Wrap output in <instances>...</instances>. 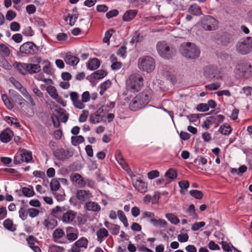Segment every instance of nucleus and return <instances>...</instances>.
Listing matches in <instances>:
<instances>
[{
  "label": "nucleus",
  "instance_id": "22",
  "mask_svg": "<svg viewBox=\"0 0 252 252\" xmlns=\"http://www.w3.org/2000/svg\"><path fill=\"white\" fill-rule=\"evenodd\" d=\"M78 235L76 233V229L72 227H68L66 228V238L70 241H73L77 239Z\"/></svg>",
  "mask_w": 252,
  "mask_h": 252
},
{
  "label": "nucleus",
  "instance_id": "41",
  "mask_svg": "<svg viewBox=\"0 0 252 252\" xmlns=\"http://www.w3.org/2000/svg\"><path fill=\"white\" fill-rule=\"evenodd\" d=\"M117 215L119 219L123 223L124 226L127 227L128 225V223L124 213L122 210H119L117 212Z\"/></svg>",
  "mask_w": 252,
  "mask_h": 252
},
{
  "label": "nucleus",
  "instance_id": "24",
  "mask_svg": "<svg viewBox=\"0 0 252 252\" xmlns=\"http://www.w3.org/2000/svg\"><path fill=\"white\" fill-rule=\"evenodd\" d=\"M165 177L166 179L165 185L169 184L171 182V181L176 178L177 177V173L176 171L172 169H169L165 174Z\"/></svg>",
  "mask_w": 252,
  "mask_h": 252
},
{
  "label": "nucleus",
  "instance_id": "43",
  "mask_svg": "<svg viewBox=\"0 0 252 252\" xmlns=\"http://www.w3.org/2000/svg\"><path fill=\"white\" fill-rule=\"evenodd\" d=\"M22 191L23 194L26 197H32L34 195V192L32 186L31 187V189L27 187L23 188Z\"/></svg>",
  "mask_w": 252,
  "mask_h": 252
},
{
  "label": "nucleus",
  "instance_id": "8",
  "mask_svg": "<svg viewBox=\"0 0 252 252\" xmlns=\"http://www.w3.org/2000/svg\"><path fill=\"white\" fill-rule=\"evenodd\" d=\"M32 159V153L26 149H19L14 158V163L19 164L22 162H29Z\"/></svg>",
  "mask_w": 252,
  "mask_h": 252
},
{
  "label": "nucleus",
  "instance_id": "63",
  "mask_svg": "<svg viewBox=\"0 0 252 252\" xmlns=\"http://www.w3.org/2000/svg\"><path fill=\"white\" fill-rule=\"evenodd\" d=\"M119 14V11L117 9H113L108 12H107L106 14V17L108 19H110L113 18V17L117 16Z\"/></svg>",
  "mask_w": 252,
  "mask_h": 252
},
{
  "label": "nucleus",
  "instance_id": "19",
  "mask_svg": "<svg viewBox=\"0 0 252 252\" xmlns=\"http://www.w3.org/2000/svg\"><path fill=\"white\" fill-rule=\"evenodd\" d=\"M13 132L9 129H6L0 133V140L3 143L9 142L12 138Z\"/></svg>",
  "mask_w": 252,
  "mask_h": 252
},
{
  "label": "nucleus",
  "instance_id": "28",
  "mask_svg": "<svg viewBox=\"0 0 252 252\" xmlns=\"http://www.w3.org/2000/svg\"><path fill=\"white\" fill-rule=\"evenodd\" d=\"M109 233L108 230L104 228H101L96 232L97 240L101 243L105 238L108 236Z\"/></svg>",
  "mask_w": 252,
  "mask_h": 252
},
{
  "label": "nucleus",
  "instance_id": "1",
  "mask_svg": "<svg viewBox=\"0 0 252 252\" xmlns=\"http://www.w3.org/2000/svg\"><path fill=\"white\" fill-rule=\"evenodd\" d=\"M151 99L149 91L145 90L136 95L129 104V109L136 111L144 108Z\"/></svg>",
  "mask_w": 252,
  "mask_h": 252
},
{
  "label": "nucleus",
  "instance_id": "42",
  "mask_svg": "<svg viewBox=\"0 0 252 252\" xmlns=\"http://www.w3.org/2000/svg\"><path fill=\"white\" fill-rule=\"evenodd\" d=\"M84 141V138L81 135L72 136L71 137V143L74 146H77V145L83 143Z\"/></svg>",
  "mask_w": 252,
  "mask_h": 252
},
{
  "label": "nucleus",
  "instance_id": "17",
  "mask_svg": "<svg viewBox=\"0 0 252 252\" xmlns=\"http://www.w3.org/2000/svg\"><path fill=\"white\" fill-rule=\"evenodd\" d=\"M70 180L72 182L75 183L81 187H84L87 182L89 181L88 179H84L82 176L78 173L72 174L70 175Z\"/></svg>",
  "mask_w": 252,
  "mask_h": 252
},
{
  "label": "nucleus",
  "instance_id": "30",
  "mask_svg": "<svg viewBox=\"0 0 252 252\" xmlns=\"http://www.w3.org/2000/svg\"><path fill=\"white\" fill-rule=\"evenodd\" d=\"M104 225L111 231L113 235H117L119 233L120 227L118 225L111 223L107 221L104 222Z\"/></svg>",
  "mask_w": 252,
  "mask_h": 252
},
{
  "label": "nucleus",
  "instance_id": "59",
  "mask_svg": "<svg viewBox=\"0 0 252 252\" xmlns=\"http://www.w3.org/2000/svg\"><path fill=\"white\" fill-rule=\"evenodd\" d=\"M89 115V111L86 110H84L82 111V114L80 115L79 121L80 122H85L88 118Z\"/></svg>",
  "mask_w": 252,
  "mask_h": 252
},
{
  "label": "nucleus",
  "instance_id": "40",
  "mask_svg": "<svg viewBox=\"0 0 252 252\" xmlns=\"http://www.w3.org/2000/svg\"><path fill=\"white\" fill-rule=\"evenodd\" d=\"M27 205L21 207L19 210V217L23 220H25L27 219L28 211L27 210Z\"/></svg>",
  "mask_w": 252,
  "mask_h": 252
},
{
  "label": "nucleus",
  "instance_id": "18",
  "mask_svg": "<svg viewBox=\"0 0 252 252\" xmlns=\"http://www.w3.org/2000/svg\"><path fill=\"white\" fill-rule=\"evenodd\" d=\"M92 196V193L89 190L80 189L76 193V198L80 202L86 201Z\"/></svg>",
  "mask_w": 252,
  "mask_h": 252
},
{
  "label": "nucleus",
  "instance_id": "3",
  "mask_svg": "<svg viewBox=\"0 0 252 252\" xmlns=\"http://www.w3.org/2000/svg\"><path fill=\"white\" fill-rule=\"evenodd\" d=\"M143 78L138 73L131 74L126 81V89L131 92H137L143 85Z\"/></svg>",
  "mask_w": 252,
  "mask_h": 252
},
{
  "label": "nucleus",
  "instance_id": "5",
  "mask_svg": "<svg viewBox=\"0 0 252 252\" xmlns=\"http://www.w3.org/2000/svg\"><path fill=\"white\" fill-rule=\"evenodd\" d=\"M157 49L159 55L166 59L171 58L175 54V49L170 47L164 41L158 42Z\"/></svg>",
  "mask_w": 252,
  "mask_h": 252
},
{
  "label": "nucleus",
  "instance_id": "32",
  "mask_svg": "<svg viewBox=\"0 0 252 252\" xmlns=\"http://www.w3.org/2000/svg\"><path fill=\"white\" fill-rule=\"evenodd\" d=\"M188 11L195 16H200L202 14L200 7L196 4L191 5L188 9Z\"/></svg>",
  "mask_w": 252,
  "mask_h": 252
},
{
  "label": "nucleus",
  "instance_id": "56",
  "mask_svg": "<svg viewBox=\"0 0 252 252\" xmlns=\"http://www.w3.org/2000/svg\"><path fill=\"white\" fill-rule=\"evenodd\" d=\"M90 94L88 91L84 92L81 96V101L82 103L84 104V103L88 102L90 100Z\"/></svg>",
  "mask_w": 252,
  "mask_h": 252
},
{
  "label": "nucleus",
  "instance_id": "4",
  "mask_svg": "<svg viewBox=\"0 0 252 252\" xmlns=\"http://www.w3.org/2000/svg\"><path fill=\"white\" fill-rule=\"evenodd\" d=\"M65 210V209L64 207H61L57 206L53 209L52 214L55 217L59 218L63 213L61 219L65 223L71 222L75 219L76 216V213L70 210L64 213Z\"/></svg>",
  "mask_w": 252,
  "mask_h": 252
},
{
  "label": "nucleus",
  "instance_id": "23",
  "mask_svg": "<svg viewBox=\"0 0 252 252\" xmlns=\"http://www.w3.org/2000/svg\"><path fill=\"white\" fill-rule=\"evenodd\" d=\"M138 11L135 9L127 10L123 17V20L126 22L130 21L134 19Z\"/></svg>",
  "mask_w": 252,
  "mask_h": 252
},
{
  "label": "nucleus",
  "instance_id": "16",
  "mask_svg": "<svg viewBox=\"0 0 252 252\" xmlns=\"http://www.w3.org/2000/svg\"><path fill=\"white\" fill-rule=\"evenodd\" d=\"M103 111V109L99 108L97 111L92 114L90 116V122L93 124H97L101 122L104 117Z\"/></svg>",
  "mask_w": 252,
  "mask_h": 252
},
{
  "label": "nucleus",
  "instance_id": "64",
  "mask_svg": "<svg viewBox=\"0 0 252 252\" xmlns=\"http://www.w3.org/2000/svg\"><path fill=\"white\" fill-rule=\"evenodd\" d=\"M63 249L56 245H51L49 248V252H62Z\"/></svg>",
  "mask_w": 252,
  "mask_h": 252
},
{
  "label": "nucleus",
  "instance_id": "53",
  "mask_svg": "<svg viewBox=\"0 0 252 252\" xmlns=\"http://www.w3.org/2000/svg\"><path fill=\"white\" fill-rule=\"evenodd\" d=\"M187 212L190 216L192 217V218L196 219L197 217V215L195 213L194 205H190L189 207V208L187 210Z\"/></svg>",
  "mask_w": 252,
  "mask_h": 252
},
{
  "label": "nucleus",
  "instance_id": "51",
  "mask_svg": "<svg viewBox=\"0 0 252 252\" xmlns=\"http://www.w3.org/2000/svg\"><path fill=\"white\" fill-rule=\"evenodd\" d=\"M59 113L61 122L63 123H66L68 119V115L65 113V110L63 109H61L59 112Z\"/></svg>",
  "mask_w": 252,
  "mask_h": 252
},
{
  "label": "nucleus",
  "instance_id": "26",
  "mask_svg": "<svg viewBox=\"0 0 252 252\" xmlns=\"http://www.w3.org/2000/svg\"><path fill=\"white\" fill-rule=\"evenodd\" d=\"M27 65L26 63H21L18 62H15L13 64V66L17 69L18 71L23 75L27 74Z\"/></svg>",
  "mask_w": 252,
  "mask_h": 252
},
{
  "label": "nucleus",
  "instance_id": "46",
  "mask_svg": "<svg viewBox=\"0 0 252 252\" xmlns=\"http://www.w3.org/2000/svg\"><path fill=\"white\" fill-rule=\"evenodd\" d=\"M190 194L197 199H200L203 197V194L200 190L193 189L189 191Z\"/></svg>",
  "mask_w": 252,
  "mask_h": 252
},
{
  "label": "nucleus",
  "instance_id": "38",
  "mask_svg": "<svg viewBox=\"0 0 252 252\" xmlns=\"http://www.w3.org/2000/svg\"><path fill=\"white\" fill-rule=\"evenodd\" d=\"M152 222L155 226H159L162 228H166L167 226V222L163 219L153 220H152Z\"/></svg>",
  "mask_w": 252,
  "mask_h": 252
},
{
  "label": "nucleus",
  "instance_id": "52",
  "mask_svg": "<svg viewBox=\"0 0 252 252\" xmlns=\"http://www.w3.org/2000/svg\"><path fill=\"white\" fill-rule=\"evenodd\" d=\"M233 41L232 36L230 34H227L222 36L221 42L223 44L227 45Z\"/></svg>",
  "mask_w": 252,
  "mask_h": 252
},
{
  "label": "nucleus",
  "instance_id": "54",
  "mask_svg": "<svg viewBox=\"0 0 252 252\" xmlns=\"http://www.w3.org/2000/svg\"><path fill=\"white\" fill-rule=\"evenodd\" d=\"M22 94L29 101L31 106L33 107V106H35L36 104H35L33 98L29 94V93L28 92L27 90L25 91V92L24 93H23Z\"/></svg>",
  "mask_w": 252,
  "mask_h": 252
},
{
  "label": "nucleus",
  "instance_id": "44",
  "mask_svg": "<svg viewBox=\"0 0 252 252\" xmlns=\"http://www.w3.org/2000/svg\"><path fill=\"white\" fill-rule=\"evenodd\" d=\"M166 217L172 224L176 225L180 222V220L177 217L175 216L173 214H166Z\"/></svg>",
  "mask_w": 252,
  "mask_h": 252
},
{
  "label": "nucleus",
  "instance_id": "39",
  "mask_svg": "<svg viewBox=\"0 0 252 252\" xmlns=\"http://www.w3.org/2000/svg\"><path fill=\"white\" fill-rule=\"evenodd\" d=\"M210 118L211 121L213 122V124H214L217 126H218L220 123H221L224 119V117L222 115L211 116Z\"/></svg>",
  "mask_w": 252,
  "mask_h": 252
},
{
  "label": "nucleus",
  "instance_id": "61",
  "mask_svg": "<svg viewBox=\"0 0 252 252\" xmlns=\"http://www.w3.org/2000/svg\"><path fill=\"white\" fill-rule=\"evenodd\" d=\"M205 223L204 221L194 223L191 227V229L193 231L198 230L200 228L204 226Z\"/></svg>",
  "mask_w": 252,
  "mask_h": 252
},
{
  "label": "nucleus",
  "instance_id": "34",
  "mask_svg": "<svg viewBox=\"0 0 252 252\" xmlns=\"http://www.w3.org/2000/svg\"><path fill=\"white\" fill-rule=\"evenodd\" d=\"M116 158L119 163L122 166V167L125 170L127 167V165L124 159L122 156V153L120 151L117 150L116 152Z\"/></svg>",
  "mask_w": 252,
  "mask_h": 252
},
{
  "label": "nucleus",
  "instance_id": "27",
  "mask_svg": "<svg viewBox=\"0 0 252 252\" xmlns=\"http://www.w3.org/2000/svg\"><path fill=\"white\" fill-rule=\"evenodd\" d=\"M4 227L11 232H14L17 229V225L13 223L12 220L10 219H6L3 222Z\"/></svg>",
  "mask_w": 252,
  "mask_h": 252
},
{
  "label": "nucleus",
  "instance_id": "58",
  "mask_svg": "<svg viewBox=\"0 0 252 252\" xmlns=\"http://www.w3.org/2000/svg\"><path fill=\"white\" fill-rule=\"evenodd\" d=\"M16 16V13L15 12L9 10L6 14L5 18L8 21H12Z\"/></svg>",
  "mask_w": 252,
  "mask_h": 252
},
{
  "label": "nucleus",
  "instance_id": "35",
  "mask_svg": "<svg viewBox=\"0 0 252 252\" xmlns=\"http://www.w3.org/2000/svg\"><path fill=\"white\" fill-rule=\"evenodd\" d=\"M10 81L15 86V87L18 89L22 94L27 90V89L24 87L22 85L14 78L11 77L10 78Z\"/></svg>",
  "mask_w": 252,
  "mask_h": 252
},
{
  "label": "nucleus",
  "instance_id": "45",
  "mask_svg": "<svg viewBox=\"0 0 252 252\" xmlns=\"http://www.w3.org/2000/svg\"><path fill=\"white\" fill-rule=\"evenodd\" d=\"M107 74V72L102 69L96 70L94 73V78L95 79H100L104 77Z\"/></svg>",
  "mask_w": 252,
  "mask_h": 252
},
{
  "label": "nucleus",
  "instance_id": "25",
  "mask_svg": "<svg viewBox=\"0 0 252 252\" xmlns=\"http://www.w3.org/2000/svg\"><path fill=\"white\" fill-rule=\"evenodd\" d=\"M64 61L68 64L74 66L78 63L79 59L67 53L64 58Z\"/></svg>",
  "mask_w": 252,
  "mask_h": 252
},
{
  "label": "nucleus",
  "instance_id": "11",
  "mask_svg": "<svg viewBox=\"0 0 252 252\" xmlns=\"http://www.w3.org/2000/svg\"><path fill=\"white\" fill-rule=\"evenodd\" d=\"M202 27L207 31H214L218 27V21L211 16H207L203 20Z\"/></svg>",
  "mask_w": 252,
  "mask_h": 252
},
{
  "label": "nucleus",
  "instance_id": "12",
  "mask_svg": "<svg viewBox=\"0 0 252 252\" xmlns=\"http://www.w3.org/2000/svg\"><path fill=\"white\" fill-rule=\"evenodd\" d=\"M88 240L85 237H81L72 246L71 252H81L86 249L88 245Z\"/></svg>",
  "mask_w": 252,
  "mask_h": 252
},
{
  "label": "nucleus",
  "instance_id": "10",
  "mask_svg": "<svg viewBox=\"0 0 252 252\" xmlns=\"http://www.w3.org/2000/svg\"><path fill=\"white\" fill-rule=\"evenodd\" d=\"M73 155L69 149L60 148L53 151L54 156L59 160L64 161L69 159Z\"/></svg>",
  "mask_w": 252,
  "mask_h": 252
},
{
  "label": "nucleus",
  "instance_id": "29",
  "mask_svg": "<svg viewBox=\"0 0 252 252\" xmlns=\"http://www.w3.org/2000/svg\"><path fill=\"white\" fill-rule=\"evenodd\" d=\"M100 64L99 60L96 58H94L89 61L87 66L89 69L94 70L98 68Z\"/></svg>",
  "mask_w": 252,
  "mask_h": 252
},
{
  "label": "nucleus",
  "instance_id": "20",
  "mask_svg": "<svg viewBox=\"0 0 252 252\" xmlns=\"http://www.w3.org/2000/svg\"><path fill=\"white\" fill-rule=\"evenodd\" d=\"M135 188L141 193H145L147 190V185L142 180H137L133 184Z\"/></svg>",
  "mask_w": 252,
  "mask_h": 252
},
{
  "label": "nucleus",
  "instance_id": "36",
  "mask_svg": "<svg viewBox=\"0 0 252 252\" xmlns=\"http://www.w3.org/2000/svg\"><path fill=\"white\" fill-rule=\"evenodd\" d=\"M46 91L51 97L56 100H57L59 95L55 87L53 86H49L47 87Z\"/></svg>",
  "mask_w": 252,
  "mask_h": 252
},
{
  "label": "nucleus",
  "instance_id": "33",
  "mask_svg": "<svg viewBox=\"0 0 252 252\" xmlns=\"http://www.w3.org/2000/svg\"><path fill=\"white\" fill-rule=\"evenodd\" d=\"M65 235V233L63 229L58 228L56 229L53 233V238L55 241L57 242L59 239L62 238Z\"/></svg>",
  "mask_w": 252,
  "mask_h": 252
},
{
  "label": "nucleus",
  "instance_id": "60",
  "mask_svg": "<svg viewBox=\"0 0 252 252\" xmlns=\"http://www.w3.org/2000/svg\"><path fill=\"white\" fill-rule=\"evenodd\" d=\"M28 211L30 216L32 218L36 217L39 213L38 210L33 208L28 209Z\"/></svg>",
  "mask_w": 252,
  "mask_h": 252
},
{
  "label": "nucleus",
  "instance_id": "37",
  "mask_svg": "<svg viewBox=\"0 0 252 252\" xmlns=\"http://www.w3.org/2000/svg\"><path fill=\"white\" fill-rule=\"evenodd\" d=\"M219 131L221 134L226 135L229 134L231 132L232 128L229 125H227L225 124L220 126Z\"/></svg>",
  "mask_w": 252,
  "mask_h": 252
},
{
  "label": "nucleus",
  "instance_id": "49",
  "mask_svg": "<svg viewBox=\"0 0 252 252\" xmlns=\"http://www.w3.org/2000/svg\"><path fill=\"white\" fill-rule=\"evenodd\" d=\"M0 51L6 57L9 56L11 53L9 48L4 44H0Z\"/></svg>",
  "mask_w": 252,
  "mask_h": 252
},
{
  "label": "nucleus",
  "instance_id": "50",
  "mask_svg": "<svg viewBox=\"0 0 252 252\" xmlns=\"http://www.w3.org/2000/svg\"><path fill=\"white\" fill-rule=\"evenodd\" d=\"M22 33L27 36H32L34 34V32L31 27L28 26L23 29Z\"/></svg>",
  "mask_w": 252,
  "mask_h": 252
},
{
  "label": "nucleus",
  "instance_id": "47",
  "mask_svg": "<svg viewBox=\"0 0 252 252\" xmlns=\"http://www.w3.org/2000/svg\"><path fill=\"white\" fill-rule=\"evenodd\" d=\"M60 184L59 181L56 179H52L50 183L51 189L52 191H57L60 189Z\"/></svg>",
  "mask_w": 252,
  "mask_h": 252
},
{
  "label": "nucleus",
  "instance_id": "31",
  "mask_svg": "<svg viewBox=\"0 0 252 252\" xmlns=\"http://www.w3.org/2000/svg\"><path fill=\"white\" fill-rule=\"evenodd\" d=\"M44 226L48 229H53L57 225V221L54 219H48L43 222Z\"/></svg>",
  "mask_w": 252,
  "mask_h": 252
},
{
  "label": "nucleus",
  "instance_id": "15",
  "mask_svg": "<svg viewBox=\"0 0 252 252\" xmlns=\"http://www.w3.org/2000/svg\"><path fill=\"white\" fill-rule=\"evenodd\" d=\"M41 61L40 57H37L36 62L37 64L27 63V72H29L31 74L38 73L41 70V66L39 63Z\"/></svg>",
  "mask_w": 252,
  "mask_h": 252
},
{
  "label": "nucleus",
  "instance_id": "7",
  "mask_svg": "<svg viewBox=\"0 0 252 252\" xmlns=\"http://www.w3.org/2000/svg\"><path fill=\"white\" fill-rule=\"evenodd\" d=\"M252 49V37H247L243 39L242 41L238 42L236 44L237 52L242 54H248Z\"/></svg>",
  "mask_w": 252,
  "mask_h": 252
},
{
  "label": "nucleus",
  "instance_id": "55",
  "mask_svg": "<svg viewBox=\"0 0 252 252\" xmlns=\"http://www.w3.org/2000/svg\"><path fill=\"white\" fill-rule=\"evenodd\" d=\"M114 32L113 29L107 31L105 33V36L103 39L104 42L109 43L110 38L112 35V32Z\"/></svg>",
  "mask_w": 252,
  "mask_h": 252
},
{
  "label": "nucleus",
  "instance_id": "6",
  "mask_svg": "<svg viewBox=\"0 0 252 252\" xmlns=\"http://www.w3.org/2000/svg\"><path fill=\"white\" fill-rule=\"evenodd\" d=\"M138 66L140 70L151 72L155 68V61L150 56H144L139 59Z\"/></svg>",
  "mask_w": 252,
  "mask_h": 252
},
{
  "label": "nucleus",
  "instance_id": "21",
  "mask_svg": "<svg viewBox=\"0 0 252 252\" xmlns=\"http://www.w3.org/2000/svg\"><path fill=\"white\" fill-rule=\"evenodd\" d=\"M85 208L90 211L99 212L100 209V206L95 202L89 201L86 203Z\"/></svg>",
  "mask_w": 252,
  "mask_h": 252
},
{
  "label": "nucleus",
  "instance_id": "48",
  "mask_svg": "<svg viewBox=\"0 0 252 252\" xmlns=\"http://www.w3.org/2000/svg\"><path fill=\"white\" fill-rule=\"evenodd\" d=\"M220 86V83L217 82L206 85L205 88L209 91H215L218 90Z\"/></svg>",
  "mask_w": 252,
  "mask_h": 252
},
{
  "label": "nucleus",
  "instance_id": "62",
  "mask_svg": "<svg viewBox=\"0 0 252 252\" xmlns=\"http://www.w3.org/2000/svg\"><path fill=\"white\" fill-rule=\"evenodd\" d=\"M159 175V172L158 170H152L148 173V178L150 179H154L158 177Z\"/></svg>",
  "mask_w": 252,
  "mask_h": 252
},
{
  "label": "nucleus",
  "instance_id": "9",
  "mask_svg": "<svg viewBox=\"0 0 252 252\" xmlns=\"http://www.w3.org/2000/svg\"><path fill=\"white\" fill-rule=\"evenodd\" d=\"M20 52L25 55L37 54L39 51V47L32 42H27L20 47Z\"/></svg>",
  "mask_w": 252,
  "mask_h": 252
},
{
  "label": "nucleus",
  "instance_id": "13",
  "mask_svg": "<svg viewBox=\"0 0 252 252\" xmlns=\"http://www.w3.org/2000/svg\"><path fill=\"white\" fill-rule=\"evenodd\" d=\"M26 241L29 247L34 252H41V251L39 246V241L33 235H29L26 238Z\"/></svg>",
  "mask_w": 252,
  "mask_h": 252
},
{
  "label": "nucleus",
  "instance_id": "57",
  "mask_svg": "<svg viewBox=\"0 0 252 252\" xmlns=\"http://www.w3.org/2000/svg\"><path fill=\"white\" fill-rule=\"evenodd\" d=\"M196 109L200 112H205L209 110L207 103H200L197 106Z\"/></svg>",
  "mask_w": 252,
  "mask_h": 252
},
{
  "label": "nucleus",
  "instance_id": "2",
  "mask_svg": "<svg viewBox=\"0 0 252 252\" xmlns=\"http://www.w3.org/2000/svg\"><path fill=\"white\" fill-rule=\"evenodd\" d=\"M182 55L189 59H196L200 55V50L194 43H183L180 47Z\"/></svg>",
  "mask_w": 252,
  "mask_h": 252
},
{
  "label": "nucleus",
  "instance_id": "14",
  "mask_svg": "<svg viewBox=\"0 0 252 252\" xmlns=\"http://www.w3.org/2000/svg\"><path fill=\"white\" fill-rule=\"evenodd\" d=\"M70 99L74 107L82 109L85 108V105L82 103L81 100L79 99V95L75 92H71L69 94Z\"/></svg>",
  "mask_w": 252,
  "mask_h": 252
}]
</instances>
